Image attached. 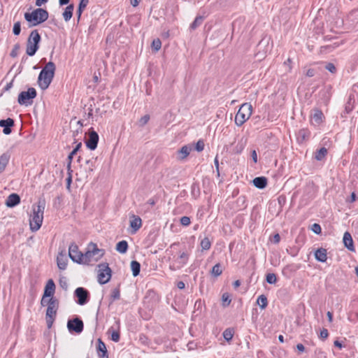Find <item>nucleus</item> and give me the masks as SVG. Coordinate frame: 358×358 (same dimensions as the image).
<instances>
[{"instance_id": "nucleus-1", "label": "nucleus", "mask_w": 358, "mask_h": 358, "mask_svg": "<svg viewBox=\"0 0 358 358\" xmlns=\"http://www.w3.org/2000/svg\"><path fill=\"white\" fill-rule=\"evenodd\" d=\"M45 207V200L40 198L36 203L33 206V215L29 220L30 229L37 231L41 227L43 220V213Z\"/></svg>"}, {"instance_id": "nucleus-2", "label": "nucleus", "mask_w": 358, "mask_h": 358, "mask_svg": "<svg viewBox=\"0 0 358 358\" xmlns=\"http://www.w3.org/2000/svg\"><path fill=\"white\" fill-rule=\"evenodd\" d=\"M56 70L54 62H49L42 69L38 77V84L41 90H46L52 81Z\"/></svg>"}, {"instance_id": "nucleus-3", "label": "nucleus", "mask_w": 358, "mask_h": 358, "mask_svg": "<svg viewBox=\"0 0 358 358\" xmlns=\"http://www.w3.org/2000/svg\"><path fill=\"white\" fill-rule=\"evenodd\" d=\"M55 292H43L41 300V305L47 307L45 316L57 315L59 306V300L55 296Z\"/></svg>"}, {"instance_id": "nucleus-4", "label": "nucleus", "mask_w": 358, "mask_h": 358, "mask_svg": "<svg viewBox=\"0 0 358 358\" xmlns=\"http://www.w3.org/2000/svg\"><path fill=\"white\" fill-rule=\"evenodd\" d=\"M24 17L29 23V27H32L45 22L48 19L49 14L47 10L38 8L31 13H25Z\"/></svg>"}, {"instance_id": "nucleus-5", "label": "nucleus", "mask_w": 358, "mask_h": 358, "mask_svg": "<svg viewBox=\"0 0 358 358\" xmlns=\"http://www.w3.org/2000/svg\"><path fill=\"white\" fill-rule=\"evenodd\" d=\"M41 41V35L37 29L32 30L27 38L26 54L28 56H34L39 49Z\"/></svg>"}, {"instance_id": "nucleus-6", "label": "nucleus", "mask_w": 358, "mask_h": 358, "mask_svg": "<svg viewBox=\"0 0 358 358\" xmlns=\"http://www.w3.org/2000/svg\"><path fill=\"white\" fill-rule=\"evenodd\" d=\"M252 106L250 103H243L235 116V124L238 127L242 126L251 116Z\"/></svg>"}, {"instance_id": "nucleus-7", "label": "nucleus", "mask_w": 358, "mask_h": 358, "mask_svg": "<svg viewBox=\"0 0 358 358\" xmlns=\"http://www.w3.org/2000/svg\"><path fill=\"white\" fill-rule=\"evenodd\" d=\"M37 95L36 90L34 87H29L27 91L21 92L18 95L17 101L20 105L30 106L33 103V99Z\"/></svg>"}, {"instance_id": "nucleus-8", "label": "nucleus", "mask_w": 358, "mask_h": 358, "mask_svg": "<svg viewBox=\"0 0 358 358\" xmlns=\"http://www.w3.org/2000/svg\"><path fill=\"white\" fill-rule=\"evenodd\" d=\"M98 281L100 284H105L111 278V269L107 263H102L98 265Z\"/></svg>"}, {"instance_id": "nucleus-9", "label": "nucleus", "mask_w": 358, "mask_h": 358, "mask_svg": "<svg viewBox=\"0 0 358 358\" xmlns=\"http://www.w3.org/2000/svg\"><path fill=\"white\" fill-rule=\"evenodd\" d=\"M67 328L69 332L79 334L83 331L84 324L83 320L79 317L76 316L68 320Z\"/></svg>"}, {"instance_id": "nucleus-10", "label": "nucleus", "mask_w": 358, "mask_h": 358, "mask_svg": "<svg viewBox=\"0 0 358 358\" xmlns=\"http://www.w3.org/2000/svg\"><path fill=\"white\" fill-rule=\"evenodd\" d=\"M69 256L71 259L76 263H82L83 253L78 250V247L75 243H71L69 248Z\"/></svg>"}, {"instance_id": "nucleus-11", "label": "nucleus", "mask_w": 358, "mask_h": 358, "mask_svg": "<svg viewBox=\"0 0 358 358\" xmlns=\"http://www.w3.org/2000/svg\"><path fill=\"white\" fill-rule=\"evenodd\" d=\"M98 142H99V135L93 129V128H91L90 131L89 133V138L85 141L86 146L90 150H94L97 148Z\"/></svg>"}, {"instance_id": "nucleus-12", "label": "nucleus", "mask_w": 358, "mask_h": 358, "mask_svg": "<svg viewBox=\"0 0 358 358\" xmlns=\"http://www.w3.org/2000/svg\"><path fill=\"white\" fill-rule=\"evenodd\" d=\"M14 124V120L10 117L0 120V127L3 128V133L6 135H8L12 132L11 128Z\"/></svg>"}, {"instance_id": "nucleus-13", "label": "nucleus", "mask_w": 358, "mask_h": 358, "mask_svg": "<svg viewBox=\"0 0 358 358\" xmlns=\"http://www.w3.org/2000/svg\"><path fill=\"white\" fill-rule=\"evenodd\" d=\"M130 227L132 229L131 234H135L142 226V220L138 215H132L130 217Z\"/></svg>"}, {"instance_id": "nucleus-14", "label": "nucleus", "mask_w": 358, "mask_h": 358, "mask_svg": "<svg viewBox=\"0 0 358 358\" xmlns=\"http://www.w3.org/2000/svg\"><path fill=\"white\" fill-rule=\"evenodd\" d=\"M96 352L98 356L100 358H108V354L106 344L101 338L97 340Z\"/></svg>"}, {"instance_id": "nucleus-15", "label": "nucleus", "mask_w": 358, "mask_h": 358, "mask_svg": "<svg viewBox=\"0 0 358 358\" xmlns=\"http://www.w3.org/2000/svg\"><path fill=\"white\" fill-rule=\"evenodd\" d=\"M74 297L78 304L83 306L90 301V292H74Z\"/></svg>"}, {"instance_id": "nucleus-16", "label": "nucleus", "mask_w": 358, "mask_h": 358, "mask_svg": "<svg viewBox=\"0 0 358 358\" xmlns=\"http://www.w3.org/2000/svg\"><path fill=\"white\" fill-rule=\"evenodd\" d=\"M87 246H88V250H91V252L92 253L93 257H94V261H97L101 257H102L103 255H104V250L98 248L96 243H90Z\"/></svg>"}, {"instance_id": "nucleus-17", "label": "nucleus", "mask_w": 358, "mask_h": 358, "mask_svg": "<svg viewBox=\"0 0 358 358\" xmlns=\"http://www.w3.org/2000/svg\"><path fill=\"white\" fill-rule=\"evenodd\" d=\"M192 150V147L189 145H183L180 150H178L176 152L177 154V159L178 161L185 160L187 157L189 155L191 150Z\"/></svg>"}, {"instance_id": "nucleus-18", "label": "nucleus", "mask_w": 358, "mask_h": 358, "mask_svg": "<svg viewBox=\"0 0 358 358\" xmlns=\"http://www.w3.org/2000/svg\"><path fill=\"white\" fill-rule=\"evenodd\" d=\"M20 203V196L16 193H13L10 194L6 200V205L7 207L9 208H13L18 205Z\"/></svg>"}, {"instance_id": "nucleus-19", "label": "nucleus", "mask_w": 358, "mask_h": 358, "mask_svg": "<svg viewBox=\"0 0 358 358\" xmlns=\"http://www.w3.org/2000/svg\"><path fill=\"white\" fill-rule=\"evenodd\" d=\"M343 241L345 247L348 250H349L350 251H352V252L355 251V249L354 242H353L351 234L348 231L345 232V234L343 235Z\"/></svg>"}, {"instance_id": "nucleus-20", "label": "nucleus", "mask_w": 358, "mask_h": 358, "mask_svg": "<svg viewBox=\"0 0 358 358\" xmlns=\"http://www.w3.org/2000/svg\"><path fill=\"white\" fill-rule=\"evenodd\" d=\"M327 252L325 248H320L315 250V258L320 262H325L327 259Z\"/></svg>"}, {"instance_id": "nucleus-21", "label": "nucleus", "mask_w": 358, "mask_h": 358, "mask_svg": "<svg viewBox=\"0 0 358 358\" xmlns=\"http://www.w3.org/2000/svg\"><path fill=\"white\" fill-rule=\"evenodd\" d=\"M57 266L60 270H65L67 266L66 253L62 251L57 257Z\"/></svg>"}, {"instance_id": "nucleus-22", "label": "nucleus", "mask_w": 358, "mask_h": 358, "mask_svg": "<svg viewBox=\"0 0 358 358\" xmlns=\"http://www.w3.org/2000/svg\"><path fill=\"white\" fill-rule=\"evenodd\" d=\"M252 183L255 187L262 189L267 185V178L264 176L257 177L253 179Z\"/></svg>"}, {"instance_id": "nucleus-23", "label": "nucleus", "mask_w": 358, "mask_h": 358, "mask_svg": "<svg viewBox=\"0 0 358 358\" xmlns=\"http://www.w3.org/2000/svg\"><path fill=\"white\" fill-rule=\"evenodd\" d=\"M10 158V154L8 152L3 153L0 156V173H1L8 165Z\"/></svg>"}, {"instance_id": "nucleus-24", "label": "nucleus", "mask_w": 358, "mask_h": 358, "mask_svg": "<svg viewBox=\"0 0 358 358\" xmlns=\"http://www.w3.org/2000/svg\"><path fill=\"white\" fill-rule=\"evenodd\" d=\"M74 10V5L73 3L69 4L64 9L62 13V17L65 22H69L72 16Z\"/></svg>"}, {"instance_id": "nucleus-25", "label": "nucleus", "mask_w": 358, "mask_h": 358, "mask_svg": "<svg viewBox=\"0 0 358 358\" xmlns=\"http://www.w3.org/2000/svg\"><path fill=\"white\" fill-rule=\"evenodd\" d=\"M188 259L189 254L187 252H182L180 253L176 259V262L179 264L178 268L184 266L187 263Z\"/></svg>"}, {"instance_id": "nucleus-26", "label": "nucleus", "mask_w": 358, "mask_h": 358, "mask_svg": "<svg viewBox=\"0 0 358 358\" xmlns=\"http://www.w3.org/2000/svg\"><path fill=\"white\" fill-rule=\"evenodd\" d=\"M128 248H129V245H128L127 241L123 240V241H119L116 244L115 250L121 254H125L128 250Z\"/></svg>"}, {"instance_id": "nucleus-27", "label": "nucleus", "mask_w": 358, "mask_h": 358, "mask_svg": "<svg viewBox=\"0 0 358 358\" xmlns=\"http://www.w3.org/2000/svg\"><path fill=\"white\" fill-rule=\"evenodd\" d=\"M312 118L317 124H320L324 118V114L321 110L315 108L313 110Z\"/></svg>"}, {"instance_id": "nucleus-28", "label": "nucleus", "mask_w": 358, "mask_h": 358, "mask_svg": "<svg viewBox=\"0 0 358 358\" xmlns=\"http://www.w3.org/2000/svg\"><path fill=\"white\" fill-rule=\"evenodd\" d=\"M131 269L133 275L134 277H136L137 275H139L140 271H141V264L136 260L131 261Z\"/></svg>"}, {"instance_id": "nucleus-29", "label": "nucleus", "mask_w": 358, "mask_h": 358, "mask_svg": "<svg viewBox=\"0 0 358 358\" xmlns=\"http://www.w3.org/2000/svg\"><path fill=\"white\" fill-rule=\"evenodd\" d=\"M94 257L92 253L91 252L90 250H88V247L87 248V251L85 254H83L82 257V263L81 264H88L90 262H91L92 260H94Z\"/></svg>"}, {"instance_id": "nucleus-30", "label": "nucleus", "mask_w": 358, "mask_h": 358, "mask_svg": "<svg viewBox=\"0 0 358 358\" xmlns=\"http://www.w3.org/2000/svg\"><path fill=\"white\" fill-rule=\"evenodd\" d=\"M327 149L324 147L321 148L320 149L317 150L315 155V158L317 161H322L325 156L327 155Z\"/></svg>"}, {"instance_id": "nucleus-31", "label": "nucleus", "mask_w": 358, "mask_h": 358, "mask_svg": "<svg viewBox=\"0 0 358 358\" xmlns=\"http://www.w3.org/2000/svg\"><path fill=\"white\" fill-rule=\"evenodd\" d=\"M256 303L261 308V309H264L268 305L266 296L264 294L260 295L257 298Z\"/></svg>"}, {"instance_id": "nucleus-32", "label": "nucleus", "mask_w": 358, "mask_h": 358, "mask_svg": "<svg viewBox=\"0 0 358 358\" xmlns=\"http://www.w3.org/2000/svg\"><path fill=\"white\" fill-rule=\"evenodd\" d=\"M87 4H88V3L84 2V1H80L78 9L76 10V15H77V20H78V22L80 21V17H81V15H82L83 10L87 7Z\"/></svg>"}, {"instance_id": "nucleus-33", "label": "nucleus", "mask_w": 358, "mask_h": 358, "mask_svg": "<svg viewBox=\"0 0 358 358\" xmlns=\"http://www.w3.org/2000/svg\"><path fill=\"white\" fill-rule=\"evenodd\" d=\"M212 245V241L209 239L208 237H204L201 240L200 246L202 250H210Z\"/></svg>"}, {"instance_id": "nucleus-34", "label": "nucleus", "mask_w": 358, "mask_h": 358, "mask_svg": "<svg viewBox=\"0 0 358 358\" xmlns=\"http://www.w3.org/2000/svg\"><path fill=\"white\" fill-rule=\"evenodd\" d=\"M322 100L325 105H327L331 96L330 89H327L320 92Z\"/></svg>"}, {"instance_id": "nucleus-35", "label": "nucleus", "mask_w": 358, "mask_h": 358, "mask_svg": "<svg viewBox=\"0 0 358 358\" xmlns=\"http://www.w3.org/2000/svg\"><path fill=\"white\" fill-rule=\"evenodd\" d=\"M203 20V17L202 16H196L194 20L191 23L189 28L192 30L196 29L202 24Z\"/></svg>"}, {"instance_id": "nucleus-36", "label": "nucleus", "mask_w": 358, "mask_h": 358, "mask_svg": "<svg viewBox=\"0 0 358 358\" xmlns=\"http://www.w3.org/2000/svg\"><path fill=\"white\" fill-rule=\"evenodd\" d=\"M222 273V266L220 263L216 264L213 266L211 270V274L215 277L220 276Z\"/></svg>"}, {"instance_id": "nucleus-37", "label": "nucleus", "mask_w": 358, "mask_h": 358, "mask_svg": "<svg viewBox=\"0 0 358 358\" xmlns=\"http://www.w3.org/2000/svg\"><path fill=\"white\" fill-rule=\"evenodd\" d=\"M222 336L227 341H230L234 336V330L228 328L224 331Z\"/></svg>"}, {"instance_id": "nucleus-38", "label": "nucleus", "mask_w": 358, "mask_h": 358, "mask_svg": "<svg viewBox=\"0 0 358 358\" xmlns=\"http://www.w3.org/2000/svg\"><path fill=\"white\" fill-rule=\"evenodd\" d=\"M222 301L224 307H227L230 304L231 299L228 292H224L222 296Z\"/></svg>"}, {"instance_id": "nucleus-39", "label": "nucleus", "mask_w": 358, "mask_h": 358, "mask_svg": "<svg viewBox=\"0 0 358 358\" xmlns=\"http://www.w3.org/2000/svg\"><path fill=\"white\" fill-rule=\"evenodd\" d=\"M55 284L52 279H49L44 287L43 291H55Z\"/></svg>"}, {"instance_id": "nucleus-40", "label": "nucleus", "mask_w": 358, "mask_h": 358, "mask_svg": "<svg viewBox=\"0 0 358 358\" xmlns=\"http://www.w3.org/2000/svg\"><path fill=\"white\" fill-rule=\"evenodd\" d=\"M21 32V23L20 22H16L14 25H13V33L15 36H18L20 35Z\"/></svg>"}, {"instance_id": "nucleus-41", "label": "nucleus", "mask_w": 358, "mask_h": 358, "mask_svg": "<svg viewBox=\"0 0 358 358\" xmlns=\"http://www.w3.org/2000/svg\"><path fill=\"white\" fill-rule=\"evenodd\" d=\"M120 299V292H112L109 298V305Z\"/></svg>"}, {"instance_id": "nucleus-42", "label": "nucleus", "mask_w": 358, "mask_h": 358, "mask_svg": "<svg viewBox=\"0 0 358 358\" xmlns=\"http://www.w3.org/2000/svg\"><path fill=\"white\" fill-rule=\"evenodd\" d=\"M162 47V42L159 38L154 39L152 42V48L155 51H158Z\"/></svg>"}, {"instance_id": "nucleus-43", "label": "nucleus", "mask_w": 358, "mask_h": 358, "mask_svg": "<svg viewBox=\"0 0 358 358\" xmlns=\"http://www.w3.org/2000/svg\"><path fill=\"white\" fill-rule=\"evenodd\" d=\"M266 280L268 284H274L277 280L276 275L274 273H268L266 277Z\"/></svg>"}, {"instance_id": "nucleus-44", "label": "nucleus", "mask_w": 358, "mask_h": 358, "mask_svg": "<svg viewBox=\"0 0 358 358\" xmlns=\"http://www.w3.org/2000/svg\"><path fill=\"white\" fill-rule=\"evenodd\" d=\"M20 48V45L19 43H16L14 45L10 55L11 57H16L18 55V52Z\"/></svg>"}, {"instance_id": "nucleus-45", "label": "nucleus", "mask_w": 358, "mask_h": 358, "mask_svg": "<svg viewBox=\"0 0 358 358\" xmlns=\"http://www.w3.org/2000/svg\"><path fill=\"white\" fill-rule=\"evenodd\" d=\"M59 286L64 290H66L68 289V280H67V278L66 277L60 278V279H59Z\"/></svg>"}, {"instance_id": "nucleus-46", "label": "nucleus", "mask_w": 358, "mask_h": 358, "mask_svg": "<svg viewBox=\"0 0 358 358\" xmlns=\"http://www.w3.org/2000/svg\"><path fill=\"white\" fill-rule=\"evenodd\" d=\"M325 69L331 72V73H336V67L333 63L329 62L327 63L325 65Z\"/></svg>"}, {"instance_id": "nucleus-47", "label": "nucleus", "mask_w": 358, "mask_h": 358, "mask_svg": "<svg viewBox=\"0 0 358 358\" xmlns=\"http://www.w3.org/2000/svg\"><path fill=\"white\" fill-rule=\"evenodd\" d=\"M194 149L197 152H201L204 149V143L203 140H199L195 144Z\"/></svg>"}, {"instance_id": "nucleus-48", "label": "nucleus", "mask_w": 358, "mask_h": 358, "mask_svg": "<svg viewBox=\"0 0 358 358\" xmlns=\"http://www.w3.org/2000/svg\"><path fill=\"white\" fill-rule=\"evenodd\" d=\"M55 317H56V315H52L51 317L45 316L47 327L48 329H50L52 327Z\"/></svg>"}, {"instance_id": "nucleus-49", "label": "nucleus", "mask_w": 358, "mask_h": 358, "mask_svg": "<svg viewBox=\"0 0 358 358\" xmlns=\"http://www.w3.org/2000/svg\"><path fill=\"white\" fill-rule=\"evenodd\" d=\"M180 224L184 227H187L190 224V218L187 216H183L180 220Z\"/></svg>"}, {"instance_id": "nucleus-50", "label": "nucleus", "mask_w": 358, "mask_h": 358, "mask_svg": "<svg viewBox=\"0 0 358 358\" xmlns=\"http://www.w3.org/2000/svg\"><path fill=\"white\" fill-rule=\"evenodd\" d=\"M150 120V115H143L140 120H139V125L141 127L145 126Z\"/></svg>"}, {"instance_id": "nucleus-51", "label": "nucleus", "mask_w": 358, "mask_h": 358, "mask_svg": "<svg viewBox=\"0 0 358 358\" xmlns=\"http://www.w3.org/2000/svg\"><path fill=\"white\" fill-rule=\"evenodd\" d=\"M86 164L88 165L87 171L92 173L94 168V161L92 159H87L85 162Z\"/></svg>"}, {"instance_id": "nucleus-52", "label": "nucleus", "mask_w": 358, "mask_h": 358, "mask_svg": "<svg viewBox=\"0 0 358 358\" xmlns=\"http://www.w3.org/2000/svg\"><path fill=\"white\" fill-rule=\"evenodd\" d=\"M120 339V334L119 331H113L111 334V340L114 342H119Z\"/></svg>"}, {"instance_id": "nucleus-53", "label": "nucleus", "mask_w": 358, "mask_h": 358, "mask_svg": "<svg viewBox=\"0 0 358 358\" xmlns=\"http://www.w3.org/2000/svg\"><path fill=\"white\" fill-rule=\"evenodd\" d=\"M312 231L316 234H320L322 231L320 225L317 223L313 224L312 226Z\"/></svg>"}, {"instance_id": "nucleus-54", "label": "nucleus", "mask_w": 358, "mask_h": 358, "mask_svg": "<svg viewBox=\"0 0 358 358\" xmlns=\"http://www.w3.org/2000/svg\"><path fill=\"white\" fill-rule=\"evenodd\" d=\"M320 338H321L322 340H324L326 339L328 336H329V332H328V330L327 329H322L321 331H320Z\"/></svg>"}, {"instance_id": "nucleus-55", "label": "nucleus", "mask_w": 358, "mask_h": 358, "mask_svg": "<svg viewBox=\"0 0 358 358\" xmlns=\"http://www.w3.org/2000/svg\"><path fill=\"white\" fill-rule=\"evenodd\" d=\"M75 155H76V153H74V152L72 150L68 156V164H67L68 171H71V162L73 160V157Z\"/></svg>"}, {"instance_id": "nucleus-56", "label": "nucleus", "mask_w": 358, "mask_h": 358, "mask_svg": "<svg viewBox=\"0 0 358 358\" xmlns=\"http://www.w3.org/2000/svg\"><path fill=\"white\" fill-rule=\"evenodd\" d=\"M356 198H357L356 194H355V192H353L351 193L350 196L346 199V202L353 203L356 201Z\"/></svg>"}, {"instance_id": "nucleus-57", "label": "nucleus", "mask_w": 358, "mask_h": 358, "mask_svg": "<svg viewBox=\"0 0 358 358\" xmlns=\"http://www.w3.org/2000/svg\"><path fill=\"white\" fill-rule=\"evenodd\" d=\"M301 138L302 140H305L307 137V131L305 129H301L299 131V138Z\"/></svg>"}, {"instance_id": "nucleus-58", "label": "nucleus", "mask_w": 358, "mask_h": 358, "mask_svg": "<svg viewBox=\"0 0 358 358\" xmlns=\"http://www.w3.org/2000/svg\"><path fill=\"white\" fill-rule=\"evenodd\" d=\"M71 172H72V170L71 169V171H68V173H69V176L68 178L66 179V185H67V187L69 188L70 186H71V183L72 182V176H71Z\"/></svg>"}, {"instance_id": "nucleus-59", "label": "nucleus", "mask_w": 358, "mask_h": 358, "mask_svg": "<svg viewBox=\"0 0 358 358\" xmlns=\"http://www.w3.org/2000/svg\"><path fill=\"white\" fill-rule=\"evenodd\" d=\"M214 164H215V166L216 168L217 176L219 177L220 174V170H219V162H218L217 156H216L214 159Z\"/></svg>"}, {"instance_id": "nucleus-60", "label": "nucleus", "mask_w": 358, "mask_h": 358, "mask_svg": "<svg viewBox=\"0 0 358 358\" xmlns=\"http://www.w3.org/2000/svg\"><path fill=\"white\" fill-rule=\"evenodd\" d=\"M235 152L236 153H241V151L243 150V146L242 144H240V143H238L236 147H235Z\"/></svg>"}, {"instance_id": "nucleus-61", "label": "nucleus", "mask_w": 358, "mask_h": 358, "mask_svg": "<svg viewBox=\"0 0 358 358\" xmlns=\"http://www.w3.org/2000/svg\"><path fill=\"white\" fill-rule=\"evenodd\" d=\"M251 157H252V161L255 162V163H257V152L256 150H253L251 152Z\"/></svg>"}, {"instance_id": "nucleus-62", "label": "nucleus", "mask_w": 358, "mask_h": 358, "mask_svg": "<svg viewBox=\"0 0 358 358\" xmlns=\"http://www.w3.org/2000/svg\"><path fill=\"white\" fill-rule=\"evenodd\" d=\"M93 116V108H92V105L90 104V107L88 108V113L87 114V117L88 118H91Z\"/></svg>"}, {"instance_id": "nucleus-63", "label": "nucleus", "mask_w": 358, "mask_h": 358, "mask_svg": "<svg viewBox=\"0 0 358 358\" xmlns=\"http://www.w3.org/2000/svg\"><path fill=\"white\" fill-rule=\"evenodd\" d=\"M139 340L143 343H147V341H148V337L145 335L141 334L140 336H139Z\"/></svg>"}, {"instance_id": "nucleus-64", "label": "nucleus", "mask_w": 358, "mask_h": 358, "mask_svg": "<svg viewBox=\"0 0 358 358\" xmlns=\"http://www.w3.org/2000/svg\"><path fill=\"white\" fill-rule=\"evenodd\" d=\"M296 349L300 352H303L305 351V347L301 343H299L296 345Z\"/></svg>"}]
</instances>
